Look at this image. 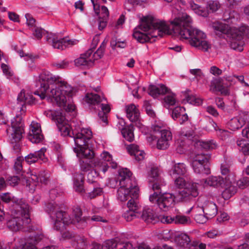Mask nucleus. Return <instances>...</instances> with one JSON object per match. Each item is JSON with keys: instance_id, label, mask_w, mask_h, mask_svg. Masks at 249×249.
<instances>
[{"instance_id": "obj_1", "label": "nucleus", "mask_w": 249, "mask_h": 249, "mask_svg": "<svg viewBox=\"0 0 249 249\" xmlns=\"http://www.w3.org/2000/svg\"><path fill=\"white\" fill-rule=\"evenodd\" d=\"M38 78L40 87L35 92L36 95L60 107L68 105L66 109L70 111L74 110L75 107L69 103L72 95V88L70 85L49 71L42 72Z\"/></svg>"}, {"instance_id": "obj_2", "label": "nucleus", "mask_w": 249, "mask_h": 249, "mask_svg": "<svg viewBox=\"0 0 249 249\" xmlns=\"http://www.w3.org/2000/svg\"><path fill=\"white\" fill-rule=\"evenodd\" d=\"M175 34L180 39L185 40L193 47L203 52H208L212 48V44L206 34L194 27L192 18L186 13H182L170 21Z\"/></svg>"}, {"instance_id": "obj_3", "label": "nucleus", "mask_w": 249, "mask_h": 249, "mask_svg": "<svg viewBox=\"0 0 249 249\" xmlns=\"http://www.w3.org/2000/svg\"><path fill=\"white\" fill-rule=\"evenodd\" d=\"M58 195L57 190L53 189L49 192V196L51 201L47 205V211H49L52 222L54 225V228L57 231H62L65 225L69 224H79V228H83L87 225L89 218L81 217L82 211L79 207L75 208L73 210V216L71 218L69 215L63 211L64 205L63 203H58L54 201V199Z\"/></svg>"}, {"instance_id": "obj_4", "label": "nucleus", "mask_w": 249, "mask_h": 249, "mask_svg": "<svg viewBox=\"0 0 249 249\" xmlns=\"http://www.w3.org/2000/svg\"><path fill=\"white\" fill-rule=\"evenodd\" d=\"M239 19L238 14L234 11L229 13H224L223 21L213 22L211 26L216 34H225L231 40V47L234 50L242 51L240 40L243 36L249 37V27L243 25L239 27L235 26Z\"/></svg>"}, {"instance_id": "obj_5", "label": "nucleus", "mask_w": 249, "mask_h": 249, "mask_svg": "<svg viewBox=\"0 0 249 249\" xmlns=\"http://www.w3.org/2000/svg\"><path fill=\"white\" fill-rule=\"evenodd\" d=\"M140 20L141 24L134 29L133 34L134 38L140 43L149 41L151 38L171 34L168 23L165 20L157 18L152 14L142 16Z\"/></svg>"}, {"instance_id": "obj_6", "label": "nucleus", "mask_w": 249, "mask_h": 249, "mask_svg": "<svg viewBox=\"0 0 249 249\" xmlns=\"http://www.w3.org/2000/svg\"><path fill=\"white\" fill-rule=\"evenodd\" d=\"M17 102L15 109L17 112L19 110L20 113L17 114L16 117L11 120V126L6 129L7 134L11 136L15 142H17L21 139L24 132L23 123L21 115L26 111L25 104L33 103L34 99L32 95L26 94L24 90H22L18 95Z\"/></svg>"}, {"instance_id": "obj_7", "label": "nucleus", "mask_w": 249, "mask_h": 249, "mask_svg": "<svg viewBox=\"0 0 249 249\" xmlns=\"http://www.w3.org/2000/svg\"><path fill=\"white\" fill-rule=\"evenodd\" d=\"M73 140L75 147L73 148L74 152L80 159L93 160L95 157L94 152L88 146V141L92 136V133L89 128H83L79 132L75 129L72 132Z\"/></svg>"}, {"instance_id": "obj_8", "label": "nucleus", "mask_w": 249, "mask_h": 249, "mask_svg": "<svg viewBox=\"0 0 249 249\" xmlns=\"http://www.w3.org/2000/svg\"><path fill=\"white\" fill-rule=\"evenodd\" d=\"M117 181H119L120 187L117 192V198L121 202H125L132 196V190L138 187L134 182L132 183L131 177V172L127 168L119 170Z\"/></svg>"}, {"instance_id": "obj_9", "label": "nucleus", "mask_w": 249, "mask_h": 249, "mask_svg": "<svg viewBox=\"0 0 249 249\" xmlns=\"http://www.w3.org/2000/svg\"><path fill=\"white\" fill-rule=\"evenodd\" d=\"M92 164L94 169L89 172L87 175L88 181L90 183L94 182V178L99 175L100 172L105 174L109 167L116 169L118 166L112 155L109 152L105 151L100 154V159L95 160Z\"/></svg>"}, {"instance_id": "obj_10", "label": "nucleus", "mask_w": 249, "mask_h": 249, "mask_svg": "<svg viewBox=\"0 0 249 249\" xmlns=\"http://www.w3.org/2000/svg\"><path fill=\"white\" fill-rule=\"evenodd\" d=\"M30 209L29 205L26 209H14L11 211V218L7 223L8 228L13 231H19L30 222Z\"/></svg>"}, {"instance_id": "obj_11", "label": "nucleus", "mask_w": 249, "mask_h": 249, "mask_svg": "<svg viewBox=\"0 0 249 249\" xmlns=\"http://www.w3.org/2000/svg\"><path fill=\"white\" fill-rule=\"evenodd\" d=\"M84 101L92 108L96 110L101 109L98 113L99 118L105 124H107V114L110 111V107L107 104L103 96L94 92L87 93L83 99Z\"/></svg>"}, {"instance_id": "obj_12", "label": "nucleus", "mask_w": 249, "mask_h": 249, "mask_svg": "<svg viewBox=\"0 0 249 249\" xmlns=\"http://www.w3.org/2000/svg\"><path fill=\"white\" fill-rule=\"evenodd\" d=\"M44 113L47 117L55 122L61 135L64 136H69L73 138V130L76 129L80 132L81 129H83L76 126L73 128V125L72 124L71 125L69 124L61 110L54 111L49 109L45 111Z\"/></svg>"}, {"instance_id": "obj_13", "label": "nucleus", "mask_w": 249, "mask_h": 249, "mask_svg": "<svg viewBox=\"0 0 249 249\" xmlns=\"http://www.w3.org/2000/svg\"><path fill=\"white\" fill-rule=\"evenodd\" d=\"M175 178V184L178 188H183V190L178 192L177 195V198L181 201L187 202L191 200L193 198L198 196V183L188 182L186 183L184 179L181 177H177Z\"/></svg>"}, {"instance_id": "obj_14", "label": "nucleus", "mask_w": 249, "mask_h": 249, "mask_svg": "<svg viewBox=\"0 0 249 249\" xmlns=\"http://www.w3.org/2000/svg\"><path fill=\"white\" fill-rule=\"evenodd\" d=\"M249 183V178L245 177L238 181L236 179L234 173H230L225 178L224 184V190L222 193L223 198L227 200L232 196L237 191V186L239 188H245Z\"/></svg>"}, {"instance_id": "obj_15", "label": "nucleus", "mask_w": 249, "mask_h": 249, "mask_svg": "<svg viewBox=\"0 0 249 249\" xmlns=\"http://www.w3.org/2000/svg\"><path fill=\"white\" fill-rule=\"evenodd\" d=\"M92 249H150L145 243L142 242L141 243H132L130 242H126L124 243H118L117 239H109L105 241L101 245L99 244L94 243L92 244Z\"/></svg>"}, {"instance_id": "obj_16", "label": "nucleus", "mask_w": 249, "mask_h": 249, "mask_svg": "<svg viewBox=\"0 0 249 249\" xmlns=\"http://www.w3.org/2000/svg\"><path fill=\"white\" fill-rule=\"evenodd\" d=\"M176 198L178 199L170 193L158 194L155 192L150 195L149 199L152 204H157L160 210L166 211L174 206Z\"/></svg>"}, {"instance_id": "obj_17", "label": "nucleus", "mask_w": 249, "mask_h": 249, "mask_svg": "<svg viewBox=\"0 0 249 249\" xmlns=\"http://www.w3.org/2000/svg\"><path fill=\"white\" fill-rule=\"evenodd\" d=\"M168 94L164 97V102L166 106H171L176 105L177 99L175 94L170 92V90L163 84L150 85L149 87V94L157 98L159 95Z\"/></svg>"}, {"instance_id": "obj_18", "label": "nucleus", "mask_w": 249, "mask_h": 249, "mask_svg": "<svg viewBox=\"0 0 249 249\" xmlns=\"http://www.w3.org/2000/svg\"><path fill=\"white\" fill-rule=\"evenodd\" d=\"M193 209L196 212H203L210 219L214 217L217 213L216 204L213 201L207 200L204 197H199Z\"/></svg>"}, {"instance_id": "obj_19", "label": "nucleus", "mask_w": 249, "mask_h": 249, "mask_svg": "<svg viewBox=\"0 0 249 249\" xmlns=\"http://www.w3.org/2000/svg\"><path fill=\"white\" fill-rule=\"evenodd\" d=\"M175 241L177 247L188 248H195V249H205L206 245L196 241H191L189 236L184 233H177L175 235Z\"/></svg>"}, {"instance_id": "obj_20", "label": "nucleus", "mask_w": 249, "mask_h": 249, "mask_svg": "<svg viewBox=\"0 0 249 249\" xmlns=\"http://www.w3.org/2000/svg\"><path fill=\"white\" fill-rule=\"evenodd\" d=\"M42 235H36L25 238H16L14 249H37V245L42 239Z\"/></svg>"}, {"instance_id": "obj_21", "label": "nucleus", "mask_w": 249, "mask_h": 249, "mask_svg": "<svg viewBox=\"0 0 249 249\" xmlns=\"http://www.w3.org/2000/svg\"><path fill=\"white\" fill-rule=\"evenodd\" d=\"M47 41L52 44L54 48L64 50L66 47L76 44L77 41L70 40L66 38H61L58 35L53 34H50L47 36Z\"/></svg>"}, {"instance_id": "obj_22", "label": "nucleus", "mask_w": 249, "mask_h": 249, "mask_svg": "<svg viewBox=\"0 0 249 249\" xmlns=\"http://www.w3.org/2000/svg\"><path fill=\"white\" fill-rule=\"evenodd\" d=\"M193 135L194 134L192 133H187L184 132H181L178 135L175 142L177 153L182 154L187 151Z\"/></svg>"}, {"instance_id": "obj_23", "label": "nucleus", "mask_w": 249, "mask_h": 249, "mask_svg": "<svg viewBox=\"0 0 249 249\" xmlns=\"http://www.w3.org/2000/svg\"><path fill=\"white\" fill-rule=\"evenodd\" d=\"M0 199L4 203L14 204V209H26L28 205L22 199H18L9 192L0 194Z\"/></svg>"}, {"instance_id": "obj_24", "label": "nucleus", "mask_w": 249, "mask_h": 249, "mask_svg": "<svg viewBox=\"0 0 249 249\" xmlns=\"http://www.w3.org/2000/svg\"><path fill=\"white\" fill-rule=\"evenodd\" d=\"M28 139L32 143H37L43 139L40 124L35 121H32L28 135Z\"/></svg>"}, {"instance_id": "obj_25", "label": "nucleus", "mask_w": 249, "mask_h": 249, "mask_svg": "<svg viewBox=\"0 0 249 249\" xmlns=\"http://www.w3.org/2000/svg\"><path fill=\"white\" fill-rule=\"evenodd\" d=\"M148 180L150 182H154L152 188L154 190L160 189L162 186L165 185L163 179L160 175V170L157 167L153 166L148 174Z\"/></svg>"}, {"instance_id": "obj_26", "label": "nucleus", "mask_w": 249, "mask_h": 249, "mask_svg": "<svg viewBox=\"0 0 249 249\" xmlns=\"http://www.w3.org/2000/svg\"><path fill=\"white\" fill-rule=\"evenodd\" d=\"M48 178V174L45 171L41 172L37 175L36 173H32L30 178L28 180L27 183L29 188H31V191L35 190V187L36 186L39 182L46 184Z\"/></svg>"}, {"instance_id": "obj_27", "label": "nucleus", "mask_w": 249, "mask_h": 249, "mask_svg": "<svg viewBox=\"0 0 249 249\" xmlns=\"http://www.w3.org/2000/svg\"><path fill=\"white\" fill-rule=\"evenodd\" d=\"M125 110L127 118L132 122L136 123L137 126L142 128V124L139 122L140 111L137 107L133 104L126 106Z\"/></svg>"}, {"instance_id": "obj_28", "label": "nucleus", "mask_w": 249, "mask_h": 249, "mask_svg": "<svg viewBox=\"0 0 249 249\" xmlns=\"http://www.w3.org/2000/svg\"><path fill=\"white\" fill-rule=\"evenodd\" d=\"M152 128L154 131L160 133V136L159 138L168 141L172 140V135L171 132L165 128V124L160 120H156L152 124Z\"/></svg>"}, {"instance_id": "obj_29", "label": "nucleus", "mask_w": 249, "mask_h": 249, "mask_svg": "<svg viewBox=\"0 0 249 249\" xmlns=\"http://www.w3.org/2000/svg\"><path fill=\"white\" fill-rule=\"evenodd\" d=\"M225 182V178H223L219 176H210L206 179L200 181V185L203 187L210 186L214 187L220 186L224 188V184Z\"/></svg>"}, {"instance_id": "obj_30", "label": "nucleus", "mask_w": 249, "mask_h": 249, "mask_svg": "<svg viewBox=\"0 0 249 249\" xmlns=\"http://www.w3.org/2000/svg\"><path fill=\"white\" fill-rule=\"evenodd\" d=\"M46 151L45 148H42L37 151L30 153L25 157V160L29 164L35 163L39 160L46 162L47 161V159L45 156Z\"/></svg>"}, {"instance_id": "obj_31", "label": "nucleus", "mask_w": 249, "mask_h": 249, "mask_svg": "<svg viewBox=\"0 0 249 249\" xmlns=\"http://www.w3.org/2000/svg\"><path fill=\"white\" fill-rule=\"evenodd\" d=\"M91 53L90 51H87L85 53L82 54L80 56L74 60V64L77 66H91L94 61V56L90 55Z\"/></svg>"}, {"instance_id": "obj_32", "label": "nucleus", "mask_w": 249, "mask_h": 249, "mask_svg": "<svg viewBox=\"0 0 249 249\" xmlns=\"http://www.w3.org/2000/svg\"><path fill=\"white\" fill-rule=\"evenodd\" d=\"M92 4L93 10L95 14L98 16L99 19L107 18L109 16V11L107 8L105 6H100L98 0H90Z\"/></svg>"}, {"instance_id": "obj_33", "label": "nucleus", "mask_w": 249, "mask_h": 249, "mask_svg": "<svg viewBox=\"0 0 249 249\" xmlns=\"http://www.w3.org/2000/svg\"><path fill=\"white\" fill-rule=\"evenodd\" d=\"M132 191V196L127 203V206L129 210L136 211L140 207L138 200L139 189L138 187H135Z\"/></svg>"}, {"instance_id": "obj_34", "label": "nucleus", "mask_w": 249, "mask_h": 249, "mask_svg": "<svg viewBox=\"0 0 249 249\" xmlns=\"http://www.w3.org/2000/svg\"><path fill=\"white\" fill-rule=\"evenodd\" d=\"M141 217L147 223H155L159 221V217L151 209L144 208L142 212Z\"/></svg>"}, {"instance_id": "obj_35", "label": "nucleus", "mask_w": 249, "mask_h": 249, "mask_svg": "<svg viewBox=\"0 0 249 249\" xmlns=\"http://www.w3.org/2000/svg\"><path fill=\"white\" fill-rule=\"evenodd\" d=\"M187 171V167L184 163L178 162L174 164L171 169L169 171V174L173 178H177L178 176H183Z\"/></svg>"}, {"instance_id": "obj_36", "label": "nucleus", "mask_w": 249, "mask_h": 249, "mask_svg": "<svg viewBox=\"0 0 249 249\" xmlns=\"http://www.w3.org/2000/svg\"><path fill=\"white\" fill-rule=\"evenodd\" d=\"M73 188L76 192L82 193L84 192V176L82 173H76L73 176Z\"/></svg>"}, {"instance_id": "obj_37", "label": "nucleus", "mask_w": 249, "mask_h": 249, "mask_svg": "<svg viewBox=\"0 0 249 249\" xmlns=\"http://www.w3.org/2000/svg\"><path fill=\"white\" fill-rule=\"evenodd\" d=\"M129 153L133 156L136 160L138 161L142 160L145 157V153L142 150L139 149L138 146L135 144H130L127 147Z\"/></svg>"}, {"instance_id": "obj_38", "label": "nucleus", "mask_w": 249, "mask_h": 249, "mask_svg": "<svg viewBox=\"0 0 249 249\" xmlns=\"http://www.w3.org/2000/svg\"><path fill=\"white\" fill-rule=\"evenodd\" d=\"M246 119L241 116L233 118L228 122V127L232 131H236L242 127Z\"/></svg>"}, {"instance_id": "obj_39", "label": "nucleus", "mask_w": 249, "mask_h": 249, "mask_svg": "<svg viewBox=\"0 0 249 249\" xmlns=\"http://www.w3.org/2000/svg\"><path fill=\"white\" fill-rule=\"evenodd\" d=\"M217 146V143L213 140L207 141L198 140L195 142V147L197 149L213 150L215 149Z\"/></svg>"}, {"instance_id": "obj_40", "label": "nucleus", "mask_w": 249, "mask_h": 249, "mask_svg": "<svg viewBox=\"0 0 249 249\" xmlns=\"http://www.w3.org/2000/svg\"><path fill=\"white\" fill-rule=\"evenodd\" d=\"M195 165L194 162L191 161V166L193 168L194 172L198 174H209L210 173V170L209 167V165L207 164H203V163H197L195 164Z\"/></svg>"}, {"instance_id": "obj_41", "label": "nucleus", "mask_w": 249, "mask_h": 249, "mask_svg": "<svg viewBox=\"0 0 249 249\" xmlns=\"http://www.w3.org/2000/svg\"><path fill=\"white\" fill-rule=\"evenodd\" d=\"M189 4L191 10L198 16L203 17H207L208 16V11L204 7L195 3L193 1H190Z\"/></svg>"}, {"instance_id": "obj_42", "label": "nucleus", "mask_w": 249, "mask_h": 249, "mask_svg": "<svg viewBox=\"0 0 249 249\" xmlns=\"http://www.w3.org/2000/svg\"><path fill=\"white\" fill-rule=\"evenodd\" d=\"M191 211L195 213L194 219L197 223L204 224L206 223L209 219H210L208 216H206V214L203 213V212H196L195 210L193 209V206L187 211L186 213L189 214Z\"/></svg>"}, {"instance_id": "obj_43", "label": "nucleus", "mask_w": 249, "mask_h": 249, "mask_svg": "<svg viewBox=\"0 0 249 249\" xmlns=\"http://www.w3.org/2000/svg\"><path fill=\"white\" fill-rule=\"evenodd\" d=\"M210 156L208 154L202 153H196L192 159V161L195 164L197 163H203L209 164ZM196 166V165H195Z\"/></svg>"}, {"instance_id": "obj_44", "label": "nucleus", "mask_w": 249, "mask_h": 249, "mask_svg": "<svg viewBox=\"0 0 249 249\" xmlns=\"http://www.w3.org/2000/svg\"><path fill=\"white\" fill-rule=\"evenodd\" d=\"M122 134L123 137L128 142H132L134 140L133 126L129 125L122 128Z\"/></svg>"}, {"instance_id": "obj_45", "label": "nucleus", "mask_w": 249, "mask_h": 249, "mask_svg": "<svg viewBox=\"0 0 249 249\" xmlns=\"http://www.w3.org/2000/svg\"><path fill=\"white\" fill-rule=\"evenodd\" d=\"M210 124L212 125L214 130L216 131L217 135L222 139H226L229 137L230 132L226 130L219 128L217 124L213 121H210Z\"/></svg>"}, {"instance_id": "obj_46", "label": "nucleus", "mask_w": 249, "mask_h": 249, "mask_svg": "<svg viewBox=\"0 0 249 249\" xmlns=\"http://www.w3.org/2000/svg\"><path fill=\"white\" fill-rule=\"evenodd\" d=\"M98 159H100V157L98 158ZM97 159V158L94 159L93 160L80 159V167L81 170L83 171H87L89 170L91 167H93L92 163L95 160H96Z\"/></svg>"}, {"instance_id": "obj_47", "label": "nucleus", "mask_w": 249, "mask_h": 249, "mask_svg": "<svg viewBox=\"0 0 249 249\" xmlns=\"http://www.w3.org/2000/svg\"><path fill=\"white\" fill-rule=\"evenodd\" d=\"M221 4L218 0H209L207 3V8L210 12L217 11L221 7Z\"/></svg>"}, {"instance_id": "obj_48", "label": "nucleus", "mask_w": 249, "mask_h": 249, "mask_svg": "<svg viewBox=\"0 0 249 249\" xmlns=\"http://www.w3.org/2000/svg\"><path fill=\"white\" fill-rule=\"evenodd\" d=\"M219 81L214 79L211 81V85L210 87V90L212 92H215L217 91H221L222 93L225 94H228L229 93V91L227 89L225 90L224 91H222V88L221 86H220L218 84Z\"/></svg>"}, {"instance_id": "obj_49", "label": "nucleus", "mask_w": 249, "mask_h": 249, "mask_svg": "<svg viewBox=\"0 0 249 249\" xmlns=\"http://www.w3.org/2000/svg\"><path fill=\"white\" fill-rule=\"evenodd\" d=\"M191 223V218L185 215H178L175 217V223L178 224L188 225Z\"/></svg>"}, {"instance_id": "obj_50", "label": "nucleus", "mask_w": 249, "mask_h": 249, "mask_svg": "<svg viewBox=\"0 0 249 249\" xmlns=\"http://www.w3.org/2000/svg\"><path fill=\"white\" fill-rule=\"evenodd\" d=\"M1 68L3 74L7 79L13 80L14 78V73L10 68L7 65L2 63Z\"/></svg>"}, {"instance_id": "obj_51", "label": "nucleus", "mask_w": 249, "mask_h": 249, "mask_svg": "<svg viewBox=\"0 0 249 249\" xmlns=\"http://www.w3.org/2000/svg\"><path fill=\"white\" fill-rule=\"evenodd\" d=\"M185 112V109L183 107H176L174 108L172 111V118L174 120H176L180 117L183 113Z\"/></svg>"}, {"instance_id": "obj_52", "label": "nucleus", "mask_w": 249, "mask_h": 249, "mask_svg": "<svg viewBox=\"0 0 249 249\" xmlns=\"http://www.w3.org/2000/svg\"><path fill=\"white\" fill-rule=\"evenodd\" d=\"M187 101L189 104L195 106H199L202 103V99L193 95L188 96Z\"/></svg>"}, {"instance_id": "obj_53", "label": "nucleus", "mask_w": 249, "mask_h": 249, "mask_svg": "<svg viewBox=\"0 0 249 249\" xmlns=\"http://www.w3.org/2000/svg\"><path fill=\"white\" fill-rule=\"evenodd\" d=\"M32 31L33 36L37 39H40L42 36L45 34V30L38 27H33L32 29Z\"/></svg>"}, {"instance_id": "obj_54", "label": "nucleus", "mask_w": 249, "mask_h": 249, "mask_svg": "<svg viewBox=\"0 0 249 249\" xmlns=\"http://www.w3.org/2000/svg\"><path fill=\"white\" fill-rule=\"evenodd\" d=\"M169 141L163 138H159L157 141V146L159 149L164 150L167 149L169 146Z\"/></svg>"}, {"instance_id": "obj_55", "label": "nucleus", "mask_w": 249, "mask_h": 249, "mask_svg": "<svg viewBox=\"0 0 249 249\" xmlns=\"http://www.w3.org/2000/svg\"><path fill=\"white\" fill-rule=\"evenodd\" d=\"M88 51H90L91 53L90 55L94 56L93 58H95V60L99 58H100L103 55L104 51V45L102 43V45L97 50L95 53H93V51L92 49H89Z\"/></svg>"}, {"instance_id": "obj_56", "label": "nucleus", "mask_w": 249, "mask_h": 249, "mask_svg": "<svg viewBox=\"0 0 249 249\" xmlns=\"http://www.w3.org/2000/svg\"><path fill=\"white\" fill-rule=\"evenodd\" d=\"M143 107L145 108L146 113L150 116L154 117L155 116V113L152 108L149 101L145 100L143 103Z\"/></svg>"}, {"instance_id": "obj_57", "label": "nucleus", "mask_w": 249, "mask_h": 249, "mask_svg": "<svg viewBox=\"0 0 249 249\" xmlns=\"http://www.w3.org/2000/svg\"><path fill=\"white\" fill-rule=\"evenodd\" d=\"M123 216L127 221H130L136 217L135 211L131 210H127L124 213Z\"/></svg>"}, {"instance_id": "obj_58", "label": "nucleus", "mask_w": 249, "mask_h": 249, "mask_svg": "<svg viewBox=\"0 0 249 249\" xmlns=\"http://www.w3.org/2000/svg\"><path fill=\"white\" fill-rule=\"evenodd\" d=\"M189 72L195 76L197 81L200 80L204 77V74L200 69H190Z\"/></svg>"}, {"instance_id": "obj_59", "label": "nucleus", "mask_w": 249, "mask_h": 249, "mask_svg": "<svg viewBox=\"0 0 249 249\" xmlns=\"http://www.w3.org/2000/svg\"><path fill=\"white\" fill-rule=\"evenodd\" d=\"M23 161V158L21 157H18L15 161L14 168L17 173L19 172L22 169V162Z\"/></svg>"}, {"instance_id": "obj_60", "label": "nucleus", "mask_w": 249, "mask_h": 249, "mask_svg": "<svg viewBox=\"0 0 249 249\" xmlns=\"http://www.w3.org/2000/svg\"><path fill=\"white\" fill-rule=\"evenodd\" d=\"M103 193V189L101 187H95L93 190L89 193V197L93 198L97 196H101Z\"/></svg>"}, {"instance_id": "obj_61", "label": "nucleus", "mask_w": 249, "mask_h": 249, "mask_svg": "<svg viewBox=\"0 0 249 249\" xmlns=\"http://www.w3.org/2000/svg\"><path fill=\"white\" fill-rule=\"evenodd\" d=\"M158 217H159V221H160L161 223L166 224L175 223V217L165 215H160Z\"/></svg>"}, {"instance_id": "obj_62", "label": "nucleus", "mask_w": 249, "mask_h": 249, "mask_svg": "<svg viewBox=\"0 0 249 249\" xmlns=\"http://www.w3.org/2000/svg\"><path fill=\"white\" fill-rule=\"evenodd\" d=\"M222 82L224 80L227 81L230 86L234 84L236 82L237 78L234 75H225L223 77L220 78Z\"/></svg>"}, {"instance_id": "obj_63", "label": "nucleus", "mask_w": 249, "mask_h": 249, "mask_svg": "<svg viewBox=\"0 0 249 249\" xmlns=\"http://www.w3.org/2000/svg\"><path fill=\"white\" fill-rule=\"evenodd\" d=\"M53 65L57 69H65L68 67L69 63L68 61L65 60L60 62L54 63Z\"/></svg>"}, {"instance_id": "obj_64", "label": "nucleus", "mask_w": 249, "mask_h": 249, "mask_svg": "<svg viewBox=\"0 0 249 249\" xmlns=\"http://www.w3.org/2000/svg\"><path fill=\"white\" fill-rule=\"evenodd\" d=\"M210 72L214 75L218 76L222 74V71L218 67L213 66L210 68Z\"/></svg>"}]
</instances>
